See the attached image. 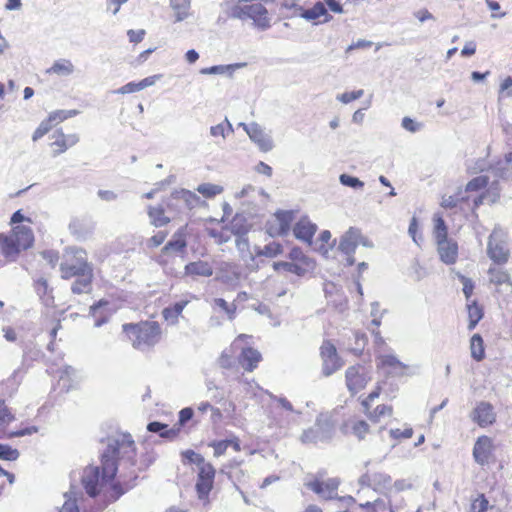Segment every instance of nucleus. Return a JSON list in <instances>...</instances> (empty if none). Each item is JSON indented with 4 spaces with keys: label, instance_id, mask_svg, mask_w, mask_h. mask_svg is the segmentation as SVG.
I'll use <instances>...</instances> for the list:
<instances>
[{
    "label": "nucleus",
    "instance_id": "nucleus-1",
    "mask_svg": "<svg viewBox=\"0 0 512 512\" xmlns=\"http://www.w3.org/2000/svg\"><path fill=\"white\" fill-rule=\"evenodd\" d=\"M135 465V444L130 434H118L108 438L107 446L101 454V467L88 466L83 470L82 485L90 497L102 495L112 502L124 490L114 482L119 466Z\"/></svg>",
    "mask_w": 512,
    "mask_h": 512
},
{
    "label": "nucleus",
    "instance_id": "nucleus-2",
    "mask_svg": "<svg viewBox=\"0 0 512 512\" xmlns=\"http://www.w3.org/2000/svg\"><path fill=\"white\" fill-rule=\"evenodd\" d=\"M123 330L135 348L144 350L159 342L161 336L160 325L155 321L138 324H124Z\"/></svg>",
    "mask_w": 512,
    "mask_h": 512
},
{
    "label": "nucleus",
    "instance_id": "nucleus-3",
    "mask_svg": "<svg viewBox=\"0 0 512 512\" xmlns=\"http://www.w3.org/2000/svg\"><path fill=\"white\" fill-rule=\"evenodd\" d=\"M34 234L30 226L17 225L10 235L0 234V247L5 257H15L21 250L30 248Z\"/></svg>",
    "mask_w": 512,
    "mask_h": 512
},
{
    "label": "nucleus",
    "instance_id": "nucleus-4",
    "mask_svg": "<svg viewBox=\"0 0 512 512\" xmlns=\"http://www.w3.org/2000/svg\"><path fill=\"white\" fill-rule=\"evenodd\" d=\"M289 259L290 262H274V270L279 271L283 269L289 273L302 277L313 272L316 266L314 260L305 255L302 250L297 247L290 251Z\"/></svg>",
    "mask_w": 512,
    "mask_h": 512
},
{
    "label": "nucleus",
    "instance_id": "nucleus-5",
    "mask_svg": "<svg viewBox=\"0 0 512 512\" xmlns=\"http://www.w3.org/2000/svg\"><path fill=\"white\" fill-rule=\"evenodd\" d=\"M232 15L241 20L251 19L260 30H266L270 27L268 11L261 3L235 5L232 9Z\"/></svg>",
    "mask_w": 512,
    "mask_h": 512
},
{
    "label": "nucleus",
    "instance_id": "nucleus-6",
    "mask_svg": "<svg viewBox=\"0 0 512 512\" xmlns=\"http://www.w3.org/2000/svg\"><path fill=\"white\" fill-rule=\"evenodd\" d=\"M66 260L61 263L62 278L69 279L76 275L92 272L87 262L86 252L79 248H71L67 251Z\"/></svg>",
    "mask_w": 512,
    "mask_h": 512
},
{
    "label": "nucleus",
    "instance_id": "nucleus-7",
    "mask_svg": "<svg viewBox=\"0 0 512 512\" xmlns=\"http://www.w3.org/2000/svg\"><path fill=\"white\" fill-rule=\"evenodd\" d=\"M487 255L496 264H505L509 259L507 235L500 227H495L488 238Z\"/></svg>",
    "mask_w": 512,
    "mask_h": 512
},
{
    "label": "nucleus",
    "instance_id": "nucleus-8",
    "mask_svg": "<svg viewBox=\"0 0 512 512\" xmlns=\"http://www.w3.org/2000/svg\"><path fill=\"white\" fill-rule=\"evenodd\" d=\"M334 433V423L328 414H320L313 427L305 430L301 435L303 443H318L328 441Z\"/></svg>",
    "mask_w": 512,
    "mask_h": 512
},
{
    "label": "nucleus",
    "instance_id": "nucleus-9",
    "mask_svg": "<svg viewBox=\"0 0 512 512\" xmlns=\"http://www.w3.org/2000/svg\"><path fill=\"white\" fill-rule=\"evenodd\" d=\"M371 380V367L362 364L350 366L345 372L346 386L351 394H356L363 390Z\"/></svg>",
    "mask_w": 512,
    "mask_h": 512
},
{
    "label": "nucleus",
    "instance_id": "nucleus-10",
    "mask_svg": "<svg viewBox=\"0 0 512 512\" xmlns=\"http://www.w3.org/2000/svg\"><path fill=\"white\" fill-rule=\"evenodd\" d=\"M359 245L367 248L374 246L373 242L365 237L359 228L350 227L339 238L338 250L344 254H354Z\"/></svg>",
    "mask_w": 512,
    "mask_h": 512
},
{
    "label": "nucleus",
    "instance_id": "nucleus-11",
    "mask_svg": "<svg viewBox=\"0 0 512 512\" xmlns=\"http://www.w3.org/2000/svg\"><path fill=\"white\" fill-rule=\"evenodd\" d=\"M320 357L322 374L326 377L331 376L343 366V361L338 355L335 345L329 340L323 341L320 347Z\"/></svg>",
    "mask_w": 512,
    "mask_h": 512
},
{
    "label": "nucleus",
    "instance_id": "nucleus-12",
    "mask_svg": "<svg viewBox=\"0 0 512 512\" xmlns=\"http://www.w3.org/2000/svg\"><path fill=\"white\" fill-rule=\"evenodd\" d=\"M239 126L244 129L249 139L258 147L261 152H270L275 147L273 138L270 133L266 132L265 129L258 123H240Z\"/></svg>",
    "mask_w": 512,
    "mask_h": 512
},
{
    "label": "nucleus",
    "instance_id": "nucleus-13",
    "mask_svg": "<svg viewBox=\"0 0 512 512\" xmlns=\"http://www.w3.org/2000/svg\"><path fill=\"white\" fill-rule=\"evenodd\" d=\"M340 480L338 478H329L327 480H307L305 486L319 495L324 500H334L338 498V488Z\"/></svg>",
    "mask_w": 512,
    "mask_h": 512
},
{
    "label": "nucleus",
    "instance_id": "nucleus-14",
    "mask_svg": "<svg viewBox=\"0 0 512 512\" xmlns=\"http://www.w3.org/2000/svg\"><path fill=\"white\" fill-rule=\"evenodd\" d=\"M359 483L384 494L392 493V478L386 473H366L359 478Z\"/></svg>",
    "mask_w": 512,
    "mask_h": 512
},
{
    "label": "nucleus",
    "instance_id": "nucleus-15",
    "mask_svg": "<svg viewBox=\"0 0 512 512\" xmlns=\"http://www.w3.org/2000/svg\"><path fill=\"white\" fill-rule=\"evenodd\" d=\"M294 215L292 211H278L274 217L267 222V233L272 236H284L288 234Z\"/></svg>",
    "mask_w": 512,
    "mask_h": 512
},
{
    "label": "nucleus",
    "instance_id": "nucleus-16",
    "mask_svg": "<svg viewBox=\"0 0 512 512\" xmlns=\"http://www.w3.org/2000/svg\"><path fill=\"white\" fill-rule=\"evenodd\" d=\"M378 369H382L388 376L400 377L405 375L408 366L402 363L394 354H381L376 357Z\"/></svg>",
    "mask_w": 512,
    "mask_h": 512
},
{
    "label": "nucleus",
    "instance_id": "nucleus-17",
    "mask_svg": "<svg viewBox=\"0 0 512 512\" xmlns=\"http://www.w3.org/2000/svg\"><path fill=\"white\" fill-rule=\"evenodd\" d=\"M471 418L482 428L492 425L496 420L493 405L486 401H480L473 409Z\"/></svg>",
    "mask_w": 512,
    "mask_h": 512
},
{
    "label": "nucleus",
    "instance_id": "nucleus-18",
    "mask_svg": "<svg viewBox=\"0 0 512 512\" xmlns=\"http://www.w3.org/2000/svg\"><path fill=\"white\" fill-rule=\"evenodd\" d=\"M248 344L249 340L240 344L238 361L246 371L252 372L261 361L262 356L258 350L248 347Z\"/></svg>",
    "mask_w": 512,
    "mask_h": 512
},
{
    "label": "nucleus",
    "instance_id": "nucleus-19",
    "mask_svg": "<svg viewBox=\"0 0 512 512\" xmlns=\"http://www.w3.org/2000/svg\"><path fill=\"white\" fill-rule=\"evenodd\" d=\"M493 442L488 436H481L477 439L473 448L474 460L481 466L489 463L492 456Z\"/></svg>",
    "mask_w": 512,
    "mask_h": 512
},
{
    "label": "nucleus",
    "instance_id": "nucleus-20",
    "mask_svg": "<svg viewBox=\"0 0 512 512\" xmlns=\"http://www.w3.org/2000/svg\"><path fill=\"white\" fill-rule=\"evenodd\" d=\"M53 142L52 147H56L53 150V156H58L64 153L68 148L76 145L79 142L77 134L65 135L62 130H57L52 135Z\"/></svg>",
    "mask_w": 512,
    "mask_h": 512
},
{
    "label": "nucleus",
    "instance_id": "nucleus-21",
    "mask_svg": "<svg viewBox=\"0 0 512 512\" xmlns=\"http://www.w3.org/2000/svg\"><path fill=\"white\" fill-rule=\"evenodd\" d=\"M217 279L227 285L235 287L241 280V271L238 265L234 263L222 262L219 267Z\"/></svg>",
    "mask_w": 512,
    "mask_h": 512
},
{
    "label": "nucleus",
    "instance_id": "nucleus-22",
    "mask_svg": "<svg viewBox=\"0 0 512 512\" xmlns=\"http://www.w3.org/2000/svg\"><path fill=\"white\" fill-rule=\"evenodd\" d=\"M436 243L441 261L447 265L454 264L458 258L457 242L452 239H446Z\"/></svg>",
    "mask_w": 512,
    "mask_h": 512
},
{
    "label": "nucleus",
    "instance_id": "nucleus-23",
    "mask_svg": "<svg viewBox=\"0 0 512 512\" xmlns=\"http://www.w3.org/2000/svg\"><path fill=\"white\" fill-rule=\"evenodd\" d=\"M252 336L247 334H240L231 344L229 349H225L220 358L219 365L222 368H231L234 365V354L239 350L240 344L245 342L246 340H251Z\"/></svg>",
    "mask_w": 512,
    "mask_h": 512
},
{
    "label": "nucleus",
    "instance_id": "nucleus-24",
    "mask_svg": "<svg viewBox=\"0 0 512 512\" xmlns=\"http://www.w3.org/2000/svg\"><path fill=\"white\" fill-rule=\"evenodd\" d=\"M317 230L316 224L312 223L308 218L300 219L294 226L293 233L299 240L311 244L312 238Z\"/></svg>",
    "mask_w": 512,
    "mask_h": 512
},
{
    "label": "nucleus",
    "instance_id": "nucleus-25",
    "mask_svg": "<svg viewBox=\"0 0 512 512\" xmlns=\"http://www.w3.org/2000/svg\"><path fill=\"white\" fill-rule=\"evenodd\" d=\"M171 201L183 204V206L189 210L197 207L201 203L200 197L195 192L186 189L175 190L171 194Z\"/></svg>",
    "mask_w": 512,
    "mask_h": 512
},
{
    "label": "nucleus",
    "instance_id": "nucleus-26",
    "mask_svg": "<svg viewBox=\"0 0 512 512\" xmlns=\"http://www.w3.org/2000/svg\"><path fill=\"white\" fill-rule=\"evenodd\" d=\"M187 246L185 229L182 227L172 236V239L162 248V254L183 252Z\"/></svg>",
    "mask_w": 512,
    "mask_h": 512
},
{
    "label": "nucleus",
    "instance_id": "nucleus-27",
    "mask_svg": "<svg viewBox=\"0 0 512 512\" xmlns=\"http://www.w3.org/2000/svg\"><path fill=\"white\" fill-rule=\"evenodd\" d=\"M109 303L107 301H99L90 308V314L95 318V327H100L107 323L112 315V310L108 309Z\"/></svg>",
    "mask_w": 512,
    "mask_h": 512
},
{
    "label": "nucleus",
    "instance_id": "nucleus-28",
    "mask_svg": "<svg viewBox=\"0 0 512 512\" xmlns=\"http://www.w3.org/2000/svg\"><path fill=\"white\" fill-rule=\"evenodd\" d=\"M189 302L190 300L185 298L164 308L162 315L165 321H167L170 325H176L178 323L179 316L182 314L184 308L188 305Z\"/></svg>",
    "mask_w": 512,
    "mask_h": 512
},
{
    "label": "nucleus",
    "instance_id": "nucleus-29",
    "mask_svg": "<svg viewBox=\"0 0 512 512\" xmlns=\"http://www.w3.org/2000/svg\"><path fill=\"white\" fill-rule=\"evenodd\" d=\"M175 22H182L190 16L191 0H170Z\"/></svg>",
    "mask_w": 512,
    "mask_h": 512
},
{
    "label": "nucleus",
    "instance_id": "nucleus-30",
    "mask_svg": "<svg viewBox=\"0 0 512 512\" xmlns=\"http://www.w3.org/2000/svg\"><path fill=\"white\" fill-rule=\"evenodd\" d=\"M187 275L210 277L213 274V267L206 261L190 262L185 266Z\"/></svg>",
    "mask_w": 512,
    "mask_h": 512
},
{
    "label": "nucleus",
    "instance_id": "nucleus-31",
    "mask_svg": "<svg viewBox=\"0 0 512 512\" xmlns=\"http://www.w3.org/2000/svg\"><path fill=\"white\" fill-rule=\"evenodd\" d=\"M147 430L152 433H159L162 438L174 439L180 429L179 427L168 428V425L154 421L147 425Z\"/></svg>",
    "mask_w": 512,
    "mask_h": 512
},
{
    "label": "nucleus",
    "instance_id": "nucleus-32",
    "mask_svg": "<svg viewBox=\"0 0 512 512\" xmlns=\"http://www.w3.org/2000/svg\"><path fill=\"white\" fill-rule=\"evenodd\" d=\"M75 67L69 59L56 60L53 65L46 70L48 74H56L59 76H69L73 74Z\"/></svg>",
    "mask_w": 512,
    "mask_h": 512
},
{
    "label": "nucleus",
    "instance_id": "nucleus-33",
    "mask_svg": "<svg viewBox=\"0 0 512 512\" xmlns=\"http://www.w3.org/2000/svg\"><path fill=\"white\" fill-rule=\"evenodd\" d=\"M300 16L308 21L316 20L321 16L326 17L324 22H328L331 19V16L328 15L327 9L322 2H317L313 7L303 10Z\"/></svg>",
    "mask_w": 512,
    "mask_h": 512
},
{
    "label": "nucleus",
    "instance_id": "nucleus-34",
    "mask_svg": "<svg viewBox=\"0 0 512 512\" xmlns=\"http://www.w3.org/2000/svg\"><path fill=\"white\" fill-rule=\"evenodd\" d=\"M236 221L237 220H234L232 223V233L236 235L235 245L238 251L244 255L249 252V241L246 237L247 229L238 228Z\"/></svg>",
    "mask_w": 512,
    "mask_h": 512
},
{
    "label": "nucleus",
    "instance_id": "nucleus-35",
    "mask_svg": "<svg viewBox=\"0 0 512 512\" xmlns=\"http://www.w3.org/2000/svg\"><path fill=\"white\" fill-rule=\"evenodd\" d=\"M494 174L504 180H512V162L508 161V155L503 160H499L493 167Z\"/></svg>",
    "mask_w": 512,
    "mask_h": 512
},
{
    "label": "nucleus",
    "instance_id": "nucleus-36",
    "mask_svg": "<svg viewBox=\"0 0 512 512\" xmlns=\"http://www.w3.org/2000/svg\"><path fill=\"white\" fill-rule=\"evenodd\" d=\"M77 279L72 284V292L75 294H81L88 292L91 287L92 272L76 275Z\"/></svg>",
    "mask_w": 512,
    "mask_h": 512
},
{
    "label": "nucleus",
    "instance_id": "nucleus-37",
    "mask_svg": "<svg viewBox=\"0 0 512 512\" xmlns=\"http://www.w3.org/2000/svg\"><path fill=\"white\" fill-rule=\"evenodd\" d=\"M471 356L476 361H481L485 356L484 343L480 334H474L470 339Z\"/></svg>",
    "mask_w": 512,
    "mask_h": 512
},
{
    "label": "nucleus",
    "instance_id": "nucleus-38",
    "mask_svg": "<svg viewBox=\"0 0 512 512\" xmlns=\"http://www.w3.org/2000/svg\"><path fill=\"white\" fill-rule=\"evenodd\" d=\"M467 310L469 317L468 329L473 330L478 322L482 319L483 311L482 308L476 303V301H472L471 303L468 302Z\"/></svg>",
    "mask_w": 512,
    "mask_h": 512
},
{
    "label": "nucleus",
    "instance_id": "nucleus-39",
    "mask_svg": "<svg viewBox=\"0 0 512 512\" xmlns=\"http://www.w3.org/2000/svg\"><path fill=\"white\" fill-rule=\"evenodd\" d=\"M233 132V126L227 118H225L221 123L210 127V135L215 138L221 137L222 139H225Z\"/></svg>",
    "mask_w": 512,
    "mask_h": 512
},
{
    "label": "nucleus",
    "instance_id": "nucleus-40",
    "mask_svg": "<svg viewBox=\"0 0 512 512\" xmlns=\"http://www.w3.org/2000/svg\"><path fill=\"white\" fill-rule=\"evenodd\" d=\"M148 215L150 222L155 227H162L169 223L170 219L164 215V210L160 207H149Z\"/></svg>",
    "mask_w": 512,
    "mask_h": 512
},
{
    "label": "nucleus",
    "instance_id": "nucleus-41",
    "mask_svg": "<svg viewBox=\"0 0 512 512\" xmlns=\"http://www.w3.org/2000/svg\"><path fill=\"white\" fill-rule=\"evenodd\" d=\"M488 274L490 282L495 285H511L508 273L500 268L490 267Z\"/></svg>",
    "mask_w": 512,
    "mask_h": 512
},
{
    "label": "nucleus",
    "instance_id": "nucleus-42",
    "mask_svg": "<svg viewBox=\"0 0 512 512\" xmlns=\"http://www.w3.org/2000/svg\"><path fill=\"white\" fill-rule=\"evenodd\" d=\"M214 481L198 479L196 482V491L199 500L203 501L204 504L209 502V493L213 488Z\"/></svg>",
    "mask_w": 512,
    "mask_h": 512
},
{
    "label": "nucleus",
    "instance_id": "nucleus-43",
    "mask_svg": "<svg viewBox=\"0 0 512 512\" xmlns=\"http://www.w3.org/2000/svg\"><path fill=\"white\" fill-rule=\"evenodd\" d=\"M241 65H215V66H211V67H207V68H203L200 70V73L201 74H204V75H210V74H214V75H225V74H228L229 76H231L233 74V72L235 71V69L237 67H240Z\"/></svg>",
    "mask_w": 512,
    "mask_h": 512
},
{
    "label": "nucleus",
    "instance_id": "nucleus-44",
    "mask_svg": "<svg viewBox=\"0 0 512 512\" xmlns=\"http://www.w3.org/2000/svg\"><path fill=\"white\" fill-rule=\"evenodd\" d=\"M197 192L206 198H212L223 192V187L212 183H202L198 185Z\"/></svg>",
    "mask_w": 512,
    "mask_h": 512
},
{
    "label": "nucleus",
    "instance_id": "nucleus-45",
    "mask_svg": "<svg viewBox=\"0 0 512 512\" xmlns=\"http://www.w3.org/2000/svg\"><path fill=\"white\" fill-rule=\"evenodd\" d=\"M283 251L282 246L280 243L277 242H271L267 245H265L263 248L258 249L256 252L257 256H266V257H276L279 254H281Z\"/></svg>",
    "mask_w": 512,
    "mask_h": 512
},
{
    "label": "nucleus",
    "instance_id": "nucleus-46",
    "mask_svg": "<svg viewBox=\"0 0 512 512\" xmlns=\"http://www.w3.org/2000/svg\"><path fill=\"white\" fill-rule=\"evenodd\" d=\"M214 305L223 310L230 320L235 318L236 305L234 303H228L223 298H215L213 301Z\"/></svg>",
    "mask_w": 512,
    "mask_h": 512
},
{
    "label": "nucleus",
    "instance_id": "nucleus-47",
    "mask_svg": "<svg viewBox=\"0 0 512 512\" xmlns=\"http://www.w3.org/2000/svg\"><path fill=\"white\" fill-rule=\"evenodd\" d=\"M434 236L436 242L449 239L447 234V227L442 217L435 219Z\"/></svg>",
    "mask_w": 512,
    "mask_h": 512
},
{
    "label": "nucleus",
    "instance_id": "nucleus-48",
    "mask_svg": "<svg viewBox=\"0 0 512 512\" xmlns=\"http://www.w3.org/2000/svg\"><path fill=\"white\" fill-rule=\"evenodd\" d=\"M198 479L214 481L215 469L212 464L204 461L203 464L198 465Z\"/></svg>",
    "mask_w": 512,
    "mask_h": 512
},
{
    "label": "nucleus",
    "instance_id": "nucleus-49",
    "mask_svg": "<svg viewBox=\"0 0 512 512\" xmlns=\"http://www.w3.org/2000/svg\"><path fill=\"white\" fill-rule=\"evenodd\" d=\"M339 181L342 185L351 187L353 189H363L364 182L361 181L359 178L348 175V174H341L339 176Z\"/></svg>",
    "mask_w": 512,
    "mask_h": 512
},
{
    "label": "nucleus",
    "instance_id": "nucleus-50",
    "mask_svg": "<svg viewBox=\"0 0 512 512\" xmlns=\"http://www.w3.org/2000/svg\"><path fill=\"white\" fill-rule=\"evenodd\" d=\"M489 178L486 175H480L470 180L466 185V191H479L488 185Z\"/></svg>",
    "mask_w": 512,
    "mask_h": 512
},
{
    "label": "nucleus",
    "instance_id": "nucleus-51",
    "mask_svg": "<svg viewBox=\"0 0 512 512\" xmlns=\"http://www.w3.org/2000/svg\"><path fill=\"white\" fill-rule=\"evenodd\" d=\"M392 407L388 405H378L373 412L369 414L370 420L374 422L380 421L383 416H391Z\"/></svg>",
    "mask_w": 512,
    "mask_h": 512
},
{
    "label": "nucleus",
    "instance_id": "nucleus-52",
    "mask_svg": "<svg viewBox=\"0 0 512 512\" xmlns=\"http://www.w3.org/2000/svg\"><path fill=\"white\" fill-rule=\"evenodd\" d=\"M15 419L14 415L10 412L8 407L5 405L3 400H0V429H3L6 425Z\"/></svg>",
    "mask_w": 512,
    "mask_h": 512
},
{
    "label": "nucleus",
    "instance_id": "nucleus-53",
    "mask_svg": "<svg viewBox=\"0 0 512 512\" xmlns=\"http://www.w3.org/2000/svg\"><path fill=\"white\" fill-rule=\"evenodd\" d=\"M19 451L8 445L0 444V459L15 461L19 458Z\"/></svg>",
    "mask_w": 512,
    "mask_h": 512
},
{
    "label": "nucleus",
    "instance_id": "nucleus-54",
    "mask_svg": "<svg viewBox=\"0 0 512 512\" xmlns=\"http://www.w3.org/2000/svg\"><path fill=\"white\" fill-rule=\"evenodd\" d=\"M52 127L53 125L47 119L43 120L34 131L32 135V140L34 142L38 141L44 135H46L52 129Z\"/></svg>",
    "mask_w": 512,
    "mask_h": 512
},
{
    "label": "nucleus",
    "instance_id": "nucleus-55",
    "mask_svg": "<svg viewBox=\"0 0 512 512\" xmlns=\"http://www.w3.org/2000/svg\"><path fill=\"white\" fill-rule=\"evenodd\" d=\"M182 457H183L184 461H186L187 463H190V464H195L197 467H198V465L203 464V462L205 461V459L203 458V456L201 454L196 453L193 450L183 451Z\"/></svg>",
    "mask_w": 512,
    "mask_h": 512
},
{
    "label": "nucleus",
    "instance_id": "nucleus-56",
    "mask_svg": "<svg viewBox=\"0 0 512 512\" xmlns=\"http://www.w3.org/2000/svg\"><path fill=\"white\" fill-rule=\"evenodd\" d=\"M456 276L459 278V280L463 284V293L466 297L467 302H469V299L474 290V283L470 278H467L466 276L462 275L459 272L456 273Z\"/></svg>",
    "mask_w": 512,
    "mask_h": 512
},
{
    "label": "nucleus",
    "instance_id": "nucleus-57",
    "mask_svg": "<svg viewBox=\"0 0 512 512\" xmlns=\"http://www.w3.org/2000/svg\"><path fill=\"white\" fill-rule=\"evenodd\" d=\"M364 94V91L362 89L355 90L352 92H344L342 94L337 95V100L342 102L343 104H348L354 100H357L361 98Z\"/></svg>",
    "mask_w": 512,
    "mask_h": 512
},
{
    "label": "nucleus",
    "instance_id": "nucleus-58",
    "mask_svg": "<svg viewBox=\"0 0 512 512\" xmlns=\"http://www.w3.org/2000/svg\"><path fill=\"white\" fill-rule=\"evenodd\" d=\"M73 492L65 493V502L60 510V512H78V505L76 498L72 497Z\"/></svg>",
    "mask_w": 512,
    "mask_h": 512
},
{
    "label": "nucleus",
    "instance_id": "nucleus-59",
    "mask_svg": "<svg viewBox=\"0 0 512 512\" xmlns=\"http://www.w3.org/2000/svg\"><path fill=\"white\" fill-rule=\"evenodd\" d=\"M401 126L403 129H405L411 133H416L422 129L423 124L406 116L402 119Z\"/></svg>",
    "mask_w": 512,
    "mask_h": 512
},
{
    "label": "nucleus",
    "instance_id": "nucleus-60",
    "mask_svg": "<svg viewBox=\"0 0 512 512\" xmlns=\"http://www.w3.org/2000/svg\"><path fill=\"white\" fill-rule=\"evenodd\" d=\"M352 430L353 434L362 440L369 431V425L365 421H357L353 424Z\"/></svg>",
    "mask_w": 512,
    "mask_h": 512
},
{
    "label": "nucleus",
    "instance_id": "nucleus-61",
    "mask_svg": "<svg viewBox=\"0 0 512 512\" xmlns=\"http://www.w3.org/2000/svg\"><path fill=\"white\" fill-rule=\"evenodd\" d=\"M411 275L414 280L420 281L426 277V269L419 263L418 260H414L411 265Z\"/></svg>",
    "mask_w": 512,
    "mask_h": 512
},
{
    "label": "nucleus",
    "instance_id": "nucleus-62",
    "mask_svg": "<svg viewBox=\"0 0 512 512\" xmlns=\"http://www.w3.org/2000/svg\"><path fill=\"white\" fill-rule=\"evenodd\" d=\"M488 504L489 503L484 495H480L472 502L470 512H486Z\"/></svg>",
    "mask_w": 512,
    "mask_h": 512
},
{
    "label": "nucleus",
    "instance_id": "nucleus-63",
    "mask_svg": "<svg viewBox=\"0 0 512 512\" xmlns=\"http://www.w3.org/2000/svg\"><path fill=\"white\" fill-rule=\"evenodd\" d=\"M166 237H167V233H165L163 231H159L147 240L146 246L148 248H156V247L160 246L165 241Z\"/></svg>",
    "mask_w": 512,
    "mask_h": 512
},
{
    "label": "nucleus",
    "instance_id": "nucleus-64",
    "mask_svg": "<svg viewBox=\"0 0 512 512\" xmlns=\"http://www.w3.org/2000/svg\"><path fill=\"white\" fill-rule=\"evenodd\" d=\"M512 96V78L507 77L500 85L499 98Z\"/></svg>",
    "mask_w": 512,
    "mask_h": 512
}]
</instances>
